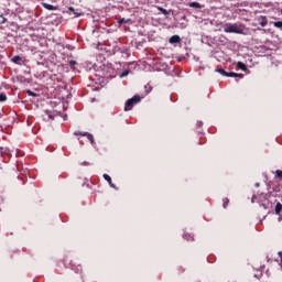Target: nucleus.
Segmentation results:
<instances>
[{
    "label": "nucleus",
    "mask_w": 282,
    "mask_h": 282,
    "mask_svg": "<svg viewBox=\"0 0 282 282\" xmlns=\"http://www.w3.org/2000/svg\"><path fill=\"white\" fill-rule=\"evenodd\" d=\"M256 186H259V183H257Z\"/></svg>",
    "instance_id": "a878e982"
},
{
    "label": "nucleus",
    "mask_w": 282,
    "mask_h": 282,
    "mask_svg": "<svg viewBox=\"0 0 282 282\" xmlns=\"http://www.w3.org/2000/svg\"><path fill=\"white\" fill-rule=\"evenodd\" d=\"M124 76H129V70H123L120 75V78H124Z\"/></svg>",
    "instance_id": "6ab92c4d"
},
{
    "label": "nucleus",
    "mask_w": 282,
    "mask_h": 282,
    "mask_svg": "<svg viewBox=\"0 0 282 282\" xmlns=\"http://www.w3.org/2000/svg\"><path fill=\"white\" fill-rule=\"evenodd\" d=\"M7 21H8V19H6V18H3V15H1V21H0V23L3 24V23H6Z\"/></svg>",
    "instance_id": "5701e85b"
},
{
    "label": "nucleus",
    "mask_w": 282,
    "mask_h": 282,
    "mask_svg": "<svg viewBox=\"0 0 282 282\" xmlns=\"http://www.w3.org/2000/svg\"><path fill=\"white\" fill-rule=\"evenodd\" d=\"M275 177H278V180H282V171L281 170L275 171Z\"/></svg>",
    "instance_id": "f3484780"
},
{
    "label": "nucleus",
    "mask_w": 282,
    "mask_h": 282,
    "mask_svg": "<svg viewBox=\"0 0 282 282\" xmlns=\"http://www.w3.org/2000/svg\"><path fill=\"white\" fill-rule=\"evenodd\" d=\"M6 153V148H0V156L2 158V155Z\"/></svg>",
    "instance_id": "4be33fe9"
},
{
    "label": "nucleus",
    "mask_w": 282,
    "mask_h": 282,
    "mask_svg": "<svg viewBox=\"0 0 282 282\" xmlns=\"http://www.w3.org/2000/svg\"><path fill=\"white\" fill-rule=\"evenodd\" d=\"M12 63H14L15 65H23V58L19 55H15L12 58Z\"/></svg>",
    "instance_id": "423d86ee"
},
{
    "label": "nucleus",
    "mask_w": 282,
    "mask_h": 282,
    "mask_svg": "<svg viewBox=\"0 0 282 282\" xmlns=\"http://www.w3.org/2000/svg\"><path fill=\"white\" fill-rule=\"evenodd\" d=\"M189 8H197V9H199V8H202V4H199V2H192V3H189Z\"/></svg>",
    "instance_id": "ddd939ff"
},
{
    "label": "nucleus",
    "mask_w": 282,
    "mask_h": 282,
    "mask_svg": "<svg viewBox=\"0 0 282 282\" xmlns=\"http://www.w3.org/2000/svg\"><path fill=\"white\" fill-rule=\"evenodd\" d=\"M261 28H265L268 25V21L260 22Z\"/></svg>",
    "instance_id": "412c9836"
},
{
    "label": "nucleus",
    "mask_w": 282,
    "mask_h": 282,
    "mask_svg": "<svg viewBox=\"0 0 282 282\" xmlns=\"http://www.w3.org/2000/svg\"><path fill=\"white\" fill-rule=\"evenodd\" d=\"M228 204H230V199L224 198V199H223V207H224V208H228Z\"/></svg>",
    "instance_id": "4468645a"
},
{
    "label": "nucleus",
    "mask_w": 282,
    "mask_h": 282,
    "mask_svg": "<svg viewBox=\"0 0 282 282\" xmlns=\"http://www.w3.org/2000/svg\"><path fill=\"white\" fill-rule=\"evenodd\" d=\"M215 72L227 78H243V74L228 73L224 68H216Z\"/></svg>",
    "instance_id": "7ed1b4c3"
},
{
    "label": "nucleus",
    "mask_w": 282,
    "mask_h": 282,
    "mask_svg": "<svg viewBox=\"0 0 282 282\" xmlns=\"http://www.w3.org/2000/svg\"><path fill=\"white\" fill-rule=\"evenodd\" d=\"M8 100V96L6 93H0V102H6Z\"/></svg>",
    "instance_id": "9b49d317"
},
{
    "label": "nucleus",
    "mask_w": 282,
    "mask_h": 282,
    "mask_svg": "<svg viewBox=\"0 0 282 282\" xmlns=\"http://www.w3.org/2000/svg\"><path fill=\"white\" fill-rule=\"evenodd\" d=\"M183 238L186 239V241H194V238L191 234H184Z\"/></svg>",
    "instance_id": "f8f14e48"
},
{
    "label": "nucleus",
    "mask_w": 282,
    "mask_h": 282,
    "mask_svg": "<svg viewBox=\"0 0 282 282\" xmlns=\"http://www.w3.org/2000/svg\"><path fill=\"white\" fill-rule=\"evenodd\" d=\"M104 180H106V182H108V184L111 188H116V184H113V182H111V176H109L108 174H104Z\"/></svg>",
    "instance_id": "0eeeda50"
},
{
    "label": "nucleus",
    "mask_w": 282,
    "mask_h": 282,
    "mask_svg": "<svg viewBox=\"0 0 282 282\" xmlns=\"http://www.w3.org/2000/svg\"><path fill=\"white\" fill-rule=\"evenodd\" d=\"M118 23H119L120 25H122V23H128V21L124 20V18H122L121 20L118 21Z\"/></svg>",
    "instance_id": "aec40b11"
},
{
    "label": "nucleus",
    "mask_w": 282,
    "mask_h": 282,
    "mask_svg": "<svg viewBox=\"0 0 282 282\" xmlns=\"http://www.w3.org/2000/svg\"><path fill=\"white\" fill-rule=\"evenodd\" d=\"M42 6L45 8V10H56V7L50 3H42Z\"/></svg>",
    "instance_id": "1a4fd4ad"
},
{
    "label": "nucleus",
    "mask_w": 282,
    "mask_h": 282,
    "mask_svg": "<svg viewBox=\"0 0 282 282\" xmlns=\"http://www.w3.org/2000/svg\"><path fill=\"white\" fill-rule=\"evenodd\" d=\"M70 65H76V61H70Z\"/></svg>",
    "instance_id": "b1692460"
},
{
    "label": "nucleus",
    "mask_w": 282,
    "mask_h": 282,
    "mask_svg": "<svg viewBox=\"0 0 282 282\" xmlns=\"http://www.w3.org/2000/svg\"><path fill=\"white\" fill-rule=\"evenodd\" d=\"M159 11L162 12V14H164L166 17V14H169V11L162 7H159Z\"/></svg>",
    "instance_id": "a211bd4d"
},
{
    "label": "nucleus",
    "mask_w": 282,
    "mask_h": 282,
    "mask_svg": "<svg viewBox=\"0 0 282 282\" xmlns=\"http://www.w3.org/2000/svg\"><path fill=\"white\" fill-rule=\"evenodd\" d=\"M29 94L32 95V91L29 90Z\"/></svg>",
    "instance_id": "393cba45"
},
{
    "label": "nucleus",
    "mask_w": 282,
    "mask_h": 282,
    "mask_svg": "<svg viewBox=\"0 0 282 282\" xmlns=\"http://www.w3.org/2000/svg\"><path fill=\"white\" fill-rule=\"evenodd\" d=\"M169 43H171V45L175 43H182V37H180V35H172L169 40Z\"/></svg>",
    "instance_id": "39448f33"
},
{
    "label": "nucleus",
    "mask_w": 282,
    "mask_h": 282,
    "mask_svg": "<svg viewBox=\"0 0 282 282\" xmlns=\"http://www.w3.org/2000/svg\"><path fill=\"white\" fill-rule=\"evenodd\" d=\"M224 32L227 34H243V29L238 24L227 23L224 25Z\"/></svg>",
    "instance_id": "f257e3e1"
},
{
    "label": "nucleus",
    "mask_w": 282,
    "mask_h": 282,
    "mask_svg": "<svg viewBox=\"0 0 282 282\" xmlns=\"http://www.w3.org/2000/svg\"><path fill=\"white\" fill-rule=\"evenodd\" d=\"M237 67L241 69L242 72H247L248 66H246L242 62L237 63Z\"/></svg>",
    "instance_id": "6e6552de"
},
{
    "label": "nucleus",
    "mask_w": 282,
    "mask_h": 282,
    "mask_svg": "<svg viewBox=\"0 0 282 282\" xmlns=\"http://www.w3.org/2000/svg\"><path fill=\"white\" fill-rule=\"evenodd\" d=\"M69 12H73L76 17H80V13L76 12V9L74 7L68 8Z\"/></svg>",
    "instance_id": "dca6fc26"
},
{
    "label": "nucleus",
    "mask_w": 282,
    "mask_h": 282,
    "mask_svg": "<svg viewBox=\"0 0 282 282\" xmlns=\"http://www.w3.org/2000/svg\"><path fill=\"white\" fill-rule=\"evenodd\" d=\"M75 135H83L84 138H87L91 144H94V134L89 133V132H79V131H76L75 132Z\"/></svg>",
    "instance_id": "20e7f679"
},
{
    "label": "nucleus",
    "mask_w": 282,
    "mask_h": 282,
    "mask_svg": "<svg viewBox=\"0 0 282 282\" xmlns=\"http://www.w3.org/2000/svg\"><path fill=\"white\" fill-rule=\"evenodd\" d=\"M138 102H140V96H138V95L128 99L124 105V111H131V109H133V106L138 105Z\"/></svg>",
    "instance_id": "f03ea898"
},
{
    "label": "nucleus",
    "mask_w": 282,
    "mask_h": 282,
    "mask_svg": "<svg viewBox=\"0 0 282 282\" xmlns=\"http://www.w3.org/2000/svg\"><path fill=\"white\" fill-rule=\"evenodd\" d=\"M281 210H282V204L276 203V205H275V215H281Z\"/></svg>",
    "instance_id": "9d476101"
},
{
    "label": "nucleus",
    "mask_w": 282,
    "mask_h": 282,
    "mask_svg": "<svg viewBox=\"0 0 282 282\" xmlns=\"http://www.w3.org/2000/svg\"><path fill=\"white\" fill-rule=\"evenodd\" d=\"M274 28L282 30V21L273 22Z\"/></svg>",
    "instance_id": "2eb2a0df"
}]
</instances>
